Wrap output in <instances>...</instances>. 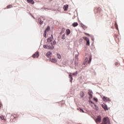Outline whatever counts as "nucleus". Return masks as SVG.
<instances>
[{"label":"nucleus","instance_id":"obj_4","mask_svg":"<svg viewBox=\"0 0 124 124\" xmlns=\"http://www.w3.org/2000/svg\"><path fill=\"white\" fill-rule=\"evenodd\" d=\"M95 13H101L102 10L100 7H96L94 9Z\"/></svg>","mask_w":124,"mask_h":124},{"label":"nucleus","instance_id":"obj_31","mask_svg":"<svg viewBox=\"0 0 124 124\" xmlns=\"http://www.w3.org/2000/svg\"><path fill=\"white\" fill-rule=\"evenodd\" d=\"M115 28L118 30V25H117V23L115 24Z\"/></svg>","mask_w":124,"mask_h":124},{"label":"nucleus","instance_id":"obj_33","mask_svg":"<svg viewBox=\"0 0 124 124\" xmlns=\"http://www.w3.org/2000/svg\"><path fill=\"white\" fill-rule=\"evenodd\" d=\"M94 100L95 101H96V102H97V99L94 98Z\"/></svg>","mask_w":124,"mask_h":124},{"label":"nucleus","instance_id":"obj_11","mask_svg":"<svg viewBox=\"0 0 124 124\" xmlns=\"http://www.w3.org/2000/svg\"><path fill=\"white\" fill-rule=\"evenodd\" d=\"M46 56L47 58H51V56H52V52L50 51L47 52L46 54Z\"/></svg>","mask_w":124,"mask_h":124},{"label":"nucleus","instance_id":"obj_17","mask_svg":"<svg viewBox=\"0 0 124 124\" xmlns=\"http://www.w3.org/2000/svg\"><path fill=\"white\" fill-rule=\"evenodd\" d=\"M63 9L64 11H67V9H68V5H66L64 6Z\"/></svg>","mask_w":124,"mask_h":124},{"label":"nucleus","instance_id":"obj_26","mask_svg":"<svg viewBox=\"0 0 124 124\" xmlns=\"http://www.w3.org/2000/svg\"><path fill=\"white\" fill-rule=\"evenodd\" d=\"M62 39H65V34H63L62 37Z\"/></svg>","mask_w":124,"mask_h":124},{"label":"nucleus","instance_id":"obj_25","mask_svg":"<svg viewBox=\"0 0 124 124\" xmlns=\"http://www.w3.org/2000/svg\"><path fill=\"white\" fill-rule=\"evenodd\" d=\"M46 34H47V33H46V31H45L44 33V37H46L47 36Z\"/></svg>","mask_w":124,"mask_h":124},{"label":"nucleus","instance_id":"obj_18","mask_svg":"<svg viewBox=\"0 0 124 124\" xmlns=\"http://www.w3.org/2000/svg\"><path fill=\"white\" fill-rule=\"evenodd\" d=\"M69 78L71 79L70 82L71 83L72 82V80H73V78H72V75H71V73H70V74L69 75Z\"/></svg>","mask_w":124,"mask_h":124},{"label":"nucleus","instance_id":"obj_32","mask_svg":"<svg viewBox=\"0 0 124 124\" xmlns=\"http://www.w3.org/2000/svg\"><path fill=\"white\" fill-rule=\"evenodd\" d=\"M85 34H86V35H88V36H90V34L89 33H85Z\"/></svg>","mask_w":124,"mask_h":124},{"label":"nucleus","instance_id":"obj_16","mask_svg":"<svg viewBox=\"0 0 124 124\" xmlns=\"http://www.w3.org/2000/svg\"><path fill=\"white\" fill-rule=\"evenodd\" d=\"M70 32H71L70 30H69V29H67V30H66V35H69V34H70Z\"/></svg>","mask_w":124,"mask_h":124},{"label":"nucleus","instance_id":"obj_12","mask_svg":"<svg viewBox=\"0 0 124 124\" xmlns=\"http://www.w3.org/2000/svg\"><path fill=\"white\" fill-rule=\"evenodd\" d=\"M88 94L89 95V98H93V92L90 91L88 92Z\"/></svg>","mask_w":124,"mask_h":124},{"label":"nucleus","instance_id":"obj_28","mask_svg":"<svg viewBox=\"0 0 124 124\" xmlns=\"http://www.w3.org/2000/svg\"><path fill=\"white\" fill-rule=\"evenodd\" d=\"M78 110H79V111H80V112H82V113H84V110L83 109H82V108H78Z\"/></svg>","mask_w":124,"mask_h":124},{"label":"nucleus","instance_id":"obj_22","mask_svg":"<svg viewBox=\"0 0 124 124\" xmlns=\"http://www.w3.org/2000/svg\"><path fill=\"white\" fill-rule=\"evenodd\" d=\"M0 119L3 120V122H5V119H4V117L3 116H0Z\"/></svg>","mask_w":124,"mask_h":124},{"label":"nucleus","instance_id":"obj_3","mask_svg":"<svg viewBox=\"0 0 124 124\" xmlns=\"http://www.w3.org/2000/svg\"><path fill=\"white\" fill-rule=\"evenodd\" d=\"M101 124H111V123H110V120L109 119V118H104Z\"/></svg>","mask_w":124,"mask_h":124},{"label":"nucleus","instance_id":"obj_1","mask_svg":"<svg viewBox=\"0 0 124 124\" xmlns=\"http://www.w3.org/2000/svg\"><path fill=\"white\" fill-rule=\"evenodd\" d=\"M51 36L52 37L48 38L47 39V43H50V45H45L43 46L44 48L45 49H47L48 50H53L55 48V46L54 45H56V42L55 40L53 41V35H51Z\"/></svg>","mask_w":124,"mask_h":124},{"label":"nucleus","instance_id":"obj_7","mask_svg":"<svg viewBox=\"0 0 124 124\" xmlns=\"http://www.w3.org/2000/svg\"><path fill=\"white\" fill-rule=\"evenodd\" d=\"M91 103H93V105H92V107L93 108V109H95V110H98V107L96 105L94 104V103H93V102H91Z\"/></svg>","mask_w":124,"mask_h":124},{"label":"nucleus","instance_id":"obj_19","mask_svg":"<svg viewBox=\"0 0 124 124\" xmlns=\"http://www.w3.org/2000/svg\"><path fill=\"white\" fill-rule=\"evenodd\" d=\"M72 26L75 28V27H77V26H78V23L77 22H74L72 24Z\"/></svg>","mask_w":124,"mask_h":124},{"label":"nucleus","instance_id":"obj_13","mask_svg":"<svg viewBox=\"0 0 124 124\" xmlns=\"http://www.w3.org/2000/svg\"><path fill=\"white\" fill-rule=\"evenodd\" d=\"M102 107L104 108L105 111H107V110H108V108L107 107V105H106V104L103 105Z\"/></svg>","mask_w":124,"mask_h":124},{"label":"nucleus","instance_id":"obj_23","mask_svg":"<svg viewBox=\"0 0 124 124\" xmlns=\"http://www.w3.org/2000/svg\"><path fill=\"white\" fill-rule=\"evenodd\" d=\"M50 30V27H47L46 28V29L45 30V31H46V32H47V31H48Z\"/></svg>","mask_w":124,"mask_h":124},{"label":"nucleus","instance_id":"obj_6","mask_svg":"<svg viewBox=\"0 0 124 124\" xmlns=\"http://www.w3.org/2000/svg\"><path fill=\"white\" fill-rule=\"evenodd\" d=\"M83 39H84V40H86V45H87V46H90V39H89V38H88V37H83Z\"/></svg>","mask_w":124,"mask_h":124},{"label":"nucleus","instance_id":"obj_2","mask_svg":"<svg viewBox=\"0 0 124 124\" xmlns=\"http://www.w3.org/2000/svg\"><path fill=\"white\" fill-rule=\"evenodd\" d=\"M92 62V55H89V59H88V58H86L85 60H84V62H83V64H88V63H89L90 64V63H91Z\"/></svg>","mask_w":124,"mask_h":124},{"label":"nucleus","instance_id":"obj_24","mask_svg":"<svg viewBox=\"0 0 124 124\" xmlns=\"http://www.w3.org/2000/svg\"><path fill=\"white\" fill-rule=\"evenodd\" d=\"M12 7H13V6H12V5H9L7 6V8L8 9L9 8H12Z\"/></svg>","mask_w":124,"mask_h":124},{"label":"nucleus","instance_id":"obj_14","mask_svg":"<svg viewBox=\"0 0 124 124\" xmlns=\"http://www.w3.org/2000/svg\"><path fill=\"white\" fill-rule=\"evenodd\" d=\"M103 100L104 101H106V102L109 101V98L107 97H103Z\"/></svg>","mask_w":124,"mask_h":124},{"label":"nucleus","instance_id":"obj_21","mask_svg":"<svg viewBox=\"0 0 124 124\" xmlns=\"http://www.w3.org/2000/svg\"><path fill=\"white\" fill-rule=\"evenodd\" d=\"M84 96H85V93H84V92H81L80 93V96H81V97H83Z\"/></svg>","mask_w":124,"mask_h":124},{"label":"nucleus","instance_id":"obj_20","mask_svg":"<svg viewBox=\"0 0 124 124\" xmlns=\"http://www.w3.org/2000/svg\"><path fill=\"white\" fill-rule=\"evenodd\" d=\"M51 62H57V59H51Z\"/></svg>","mask_w":124,"mask_h":124},{"label":"nucleus","instance_id":"obj_5","mask_svg":"<svg viewBox=\"0 0 124 124\" xmlns=\"http://www.w3.org/2000/svg\"><path fill=\"white\" fill-rule=\"evenodd\" d=\"M95 123L96 124H98V123H100L101 122V116L99 115L97 117V118L95 119Z\"/></svg>","mask_w":124,"mask_h":124},{"label":"nucleus","instance_id":"obj_9","mask_svg":"<svg viewBox=\"0 0 124 124\" xmlns=\"http://www.w3.org/2000/svg\"><path fill=\"white\" fill-rule=\"evenodd\" d=\"M43 20H45V19H44V18H43L42 17L39 18L38 20H39V22H40V25H42V24H43Z\"/></svg>","mask_w":124,"mask_h":124},{"label":"nucleus","instance_id":"obj_30","mask_svg":"<svg viewBox=\"0 0 124 124\" xmlns=\"http://www.w3.org/2000/svg\"><path fill=\"white\" fill-rule=\"evenodd\" d=\"M74 76H77V73H74L72 74Z\"/></svg>","mask_w":124,"mask_h":124},{"label":"nucleus","instance_id":"obj_15","mask_svg":"<svg viewBox=\"0 0 124 124\" xmlns=\"http://www.w3.org/2000/svg\"><path fill=\"white\" fill-rule=\"evenodd\" d=\"M27 1L29 3H31V4H33V3H34V1H33V0H27Z\"/></svg>","mask_w":124,"mask_h":124},{"label":"nucleus","instance_id":"obj_8","mask_svg":"<svg viewBox=\"0 0 124 124\" xmlns=\"http://www.w3.org/2000/svg\"><path fill=\"white\" fill-rule=\"evenodd\" d=\"M39 56V53H38V52H36L32 56V58H38Z\"/></svg>","mask_w":124,"mask_h":124},{"label":"nucleus","instance_id":"obj_34","mask_svg":"<svg viewBox=\"0 0 124 124\" xmlns=\"http://www.w3.org/2000/svg\"><path fill=\"white\" fill-rule=\"evenodd\" d=\"M1 108V103H0V109Z\"/></svg>","mask_w":124,"mask_h":124},{"label":"nucleus","instance_id":"obj_29","mask_svg":"<svg viewBox=\"0 0 124 124\" xmlns=\"http://www.w3.org/2000/svg\"><path fill=\"white\" fill-rule=\"evenodd\" d=\"M115 65H118L119 66V65H120V63H119L118 62H116L115 63Z\"/></svg>","mask_w":124,"mask_h":124},{"label":"nucleus","instance_id":"obj_27","mask_svg":"<svg viewBox=\"0 0 124 124\" xmlns=\"http://www.w3.org/2000/svg\"><path fill=\"white\" fill-rule=\"evenodd\" d=\"M57 57L58 59H61V55H60L59 54H57Z\"/></svg>","mask_w":124,"mask_h":124},{"label":"nucleus","instance_id":"obj_10","mask_svg":"<svg viewBox=\"0 0 124 124\" xmlns=\"http://www.w3.org/2000/svg\"><path fill=\"white\" fill-rule=\"evenodd\" d=\"M115 40L116 42H120V36L115 35Z\"/></svg>","mask_w":124,"mask_h":124}]
</instances>
